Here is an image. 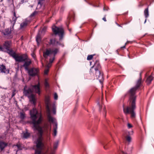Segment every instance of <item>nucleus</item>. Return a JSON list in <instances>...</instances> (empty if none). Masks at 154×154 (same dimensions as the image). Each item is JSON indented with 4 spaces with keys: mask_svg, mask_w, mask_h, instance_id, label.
I'll use <instances>...</instances> for the list:
<instances>
[{
    "mask_svg": "<svg viewBox=\"0 0 154 154\" xmlns=\"http://www.w3.org/2000/svg\"><path fill=\"white\" fill-rule=\"evenodd\" d=\"M30 118L33 124V129L38 131V137L34 140L36 149L35 154H46V152L42 151L44 146L43 143L48 142L50 140V135L48 133L50 131L51 127L47 124H45L42 127L39 125L42 121V115L38 113L36 109L33 108L30 111Z\"/></svg>",
    "mask_w": 154,
    "mask_h": 154,
    "instance_id": "1",
    "label": "nucleus"
},
{
    "mask_svg": "<svg viewBox=\"0 0 154 154\" xmlns=\"http://www.w3.org/2000/svg\"><path fill=\"white\" fill-rule=\"evenodd\" d=\"M141 82V79H139L137 82L136 86L131 88L125 95V97L128 96L129 97L130 103L129 106L123 105V111L126 114H130L131 117L132 118H134L136 116L135 113L134 111L136 108V97L135 96V91L140 86Z\"/></svg>",
    "mask_w": 154,
    "mask_h": 154,
    "instance_id": "2",
    "label": "nucleus"
},
{
    "mask_svg": "<svg viewBox=\"0 0 154 154\" xmlns=\"http://www.w3.org/2000/svg\"><path fill=\"white\" fill-rule=\"evenodd\" d=\"M45 102L47 109V119L49 122L54 124L53 134L55 136L57 133V123L55 119L51 116V110L52 111L54 114H56V106L55 102L51 103L50 101V97L48 96L45 97Z\"/></svg>",
    "mask_w": 154,
    "mask_h": 154,
    "instance_id": "3",
    "label": "nucleus"
},
{
    "mask_svg": "<svg viewBox=\"0 0 154 154\" xmlns=\"http://www.w3.org/2000/svg\"><path fill=\"white\" fill-rule=\"evenodd\" d=\"M40 84L38 83L37 85H31L29 87L25 86L23 89L24 94L27 96L29 99L30 102L35 105L36 102V99L34 94H33V92L40 95Z\"/></svg>",
    "mask_w": 154,
    "mask_h": 154,
    "instance_id": "4",
    "label": "nucleus"
},
{
    "mask_svg": "<svg viewBox=\"0 0 154 154\" xmlns=\"http://www.w3.org/2000/svg\"><path fill=\"white\" fill-rule=\"evenodd\" d=\"M59 49L58 48H51L46 49L45 51L43 52V56L45 59H47L48 57H50L49 62L47 65L46 68L44 72V74L45 75L48 74L49 68L51 67V64L55 59V56L59 52Z\"/></svg>",
    "mask_w": 154,
    "mask_h": 154,
    "instance_id": "5",
    "label": "nucleus"
},
{
    "mask_svg": "<svg viewBox=\"0 0 154 154\" xmlns=\"http://www.w3.org/2000/svg\"><path fill=\"white\" fill-rule=\"evenodd\" d=\"M10 55L12 56L15 60L18 62H24L27 59V56L26 54H23L20 55H18L16 54L14 51H9Z\"/></svg>",
    "mask_w": 154,
    "mask_h": 154,
    "instance_id": "6",
    "label": "nucleus"
},
{
    "mask_svg": "<svg viewBox=\"0 0 154 154\" xmlns=\"http://www.w3.org/2000/svg\"><path fill=\"white\" fill-rule=\"evenodd\" d=\"M52 30L55 35H58L60 37V40H62L64 33V30L61 27H59L55 26H52Z\"/></svg>",
    "mask_w": 154,
    "mask_h": 154,
    "instance_id": "7",
    "label": "nucleus"
},
{
    "mask_svg": "<svg viewBox=\"0 0 154 154\" xmlns=\"http://www.w3.org/2000/svg\"><path fill=\"white\" fill-rule=\"evenodd\" d=\"M94 66L95 67V70L96 71V76L98 77H102L103 76V73H100L98 70V69H99L101 68V66L98 60H96L94 63V65L90 69V72H92V69H93Z\"/></svg>",
    "mask_w": 154,
    "mask_h": 154,
    "instance_id": "8",
    "label": "nucleus"
},
{
    "mask_svg": "<svg viewBox=\"0 0 154 154\" xmlns=\"http://www.w3.org/2000/svg\"><path fill=\"white\" fill-rule=\"evenodd\" d=\"M30 76H38L39 74V69L36 68H32L29 69L27 70Z\"/></svg>",
    "mask_w": 154,
    "mask_h": 154,
    "instance_id": "9",
    "label": "nucleus"
},
{
    "mask_svg": "<svg viewBox=\"0 0 154 154\" xmlns=\"http://www.w3.org/2000/svg\"><path fill=\"white\" fill-rule=\"evenodd\" d=\"M97 105L99 108V111H101L102 110L103 114L104 115L105 117L106 112L105 106L102 104V102H101L100 100L97 102Z\"/></svg>",
    "mask_w": 154,
    "mask_h": 154,
    "instance_id": "10",
    "label": "nucleus"
},
{
    "mask_svg": "<svg viewBox=\"0 0 154 154\" xmlns=\"http://www.w3.org/2000/svg\"><path fill=\"white\" fill-rule=\"evenodd\" d=\"M24 61V63L23 66L24 68L27 71L29 69V66L31 63V60L28 58L27 56V59Z\"/></svg>",
    "mask_w": 154,
    "mask_h": 154,
    "instance_id": "11",
    "label": "nucleus"
},
{
    "mask_svg": "<svg viewBox=\"0 0 154 154\" xmlns=\"http://www.w3.org/2000/svg\"><path fill=\"white\" fill-rule=\"evenodd\" d=\"M11 42L10 41H7L5 42L4 45L5 47L6 50V52L10 55L9 51H14L11 49L10 48Z\"/></svg>",
    "mask_w": 154,
    "mask_h": 154,
    "instance_id": "12",
    "label": "nucleus"
},
{
    "mask_svg": "<svg viewBox=\"0 0 154 154\" xmlns=\"http://www.w3.org/2000/svg\"><path fill=\"white\" fill-rule=\"evenodd\" d=\"M59 144V141H56L54 144L53 149H51V150L48 152L47 154H54V151L58 147Z\"/></svg>",
    "mask_w": 154,
    "mask_h": 154,
    "instance_id": "13",
    "label": "nucleus"
},
{
    "mask_svg": "<svg viewBox=\"0 0 154 154\" xmlns=\"http://www.w3.org/2000/svg\"><path fill=\"white\" fill-rule=\"evenodd\" d=\"M17 17L16 16V14L15 12L14 13V16L13 17L12 19L10 20L11 24V27L12 29L15 23Z\"/></svg>",
    "mask_w": 154,
    "mask_h": 154,
    "instance_id": "14",
    "label": "nucleus"
},
{
    "mask_svg": "<svg viewBox=\"0 0 154 154\" xmlns=\"http://www.w3.org/2000/svg\"><path fill=\"white\" fill-rule=\"evenodd\" d=\"M49 44L54 46H57L60 45V43L58 41H56L55 39H50Z\"/></svg>",
    "mask_w": 154,
    "mask_h": 154,
    "instance_id": "15",
    "label": "nucleus"
},
{
    "mask_svg": "<svg viewBox=\"0 0 154 154\" xmlns=\"http://www.w3.org/2000/svg\"><path fill=\"white\" fill-rule=\"evenodd\" d=\"M0 71L1 72L5 73H8V71L6 69L5 66L3 65L0 66Z\"/></svg>",
    "mask_w": 154,
    "mask_h": 154,
    "instance_id": "16",
    "label": "nucleus"
},
{
    "mask_svg": "<svg viewBox=\"0 0 154 154\" xmlns=\"http://www.w3.org/2000/svg\"><path fill=\"white\" fill-rule=\"evenodd\" d=\"M18 116L20 118L21 120V121L23 120L26 117L25 113L23 112H19L18 114Z\"/></svg>",
    "mask_w": 154,
    "mask_h": 154,
    "instance_id": "17",
    "label": "nucleus"
},
{
    "mask_svg": "<svg viewBox=\"0 0 154 154\" xmlns=\"http://www.w3.org/2000/svg\"><path fill=\"white\" fill-rule=\"evenodd\" d=\"M14 148H17V150H22L23 148V146L22 145H21L20 143H18L16 145L14 146Z\"/></svg>",
    "mask_w": 154,
    "mask_h": 154,
    "instance_id": "18",
    "label": "nucleus"
},
{
    "mask_svg": "<svg viewBox=\"0 0 154 154\" xmlns=\"http://www.w3.org/2000/svg\"><path fill=\"white\" fill-rule=\"evenodd\" d=\"M39 33L38 34L37 36L36 37V41L38 45L39 44L41 40V35L39 34Z\"/></svg>",
    "mask_w": 154,
    "mask_h": 154,
    "instance_id": "19",
    "label": "nucleus"
},
{
    "mask_svg": "<svg viewBox=\"0 0 154 154\" xmlns=\"http://www.w3.org/2000/svg\"><path fill=\"white\" fill-rule=\"evenodd\" d=\"M3 33L4 35H8L11 33V30L8 29H6L3 31Z\"/></svg>",
    "mask_w": 154,
    "mask_h": 154,
    "instance_id": "20",
    "label": "nucleus"
},
{
    "mask_svg": "<svg viewBox=\"0 0 154 154\" xmlns=\"http://www.w3.org/2000/svg\"><path fill=\"white\" fill-rule=\"evenodd\" d=\"M30 135L29 134L27 131L23 132V137L25 138H27Z\"/></svg>",
    "mask_w": 154,
    "mask_h": 154,
    "instance_id": "21",
    "label": "nucleus"
},
{
    "mask_svg": "<svg viewBox=\"0 0 154 154\" xmlns=\"http://www.w3.org/2000/svg\"><path fill=\"white\" fill-rule=\"evenodd\" d=\"M144 14L145 17L146 18H147L149 16V11L148 8H146L145 9L144 11Z\"/></svg>",
    "mask_w": 154,
    "mask_h": 154,
    "instance_id": "22",
    "label": "nucleus"
},
{
    "mask_svg": "<svg viewBox=\"0 0 154 154\" xmlns=\"http://www.w3.org/2000/svg\"><path fill=\"white\" fill-rule=\"evenodd\" d=\"M27 25L26 22H24L21 23L20 26L21 28H22L26 27Z\"/></svg>",
    "mask_w": 154,
    "mask_h": 154,
    "instance_id": "23",
    "label": "nucleus"
},
{
    "mask_svg": "<svg viewBox=\"0 0 154 154\" xmlns=\"http://www.w3.org/2000/svg\"><path fill=\"white\" fill-rule=\"evenodd\" d=\"M43 0H39V1L38 2V5L36 8L37 9H39L42 5V2Z\"/></svg>",
    "mask_w": 154,
    "mask_h": 154,
    "instance_id": "24",
    "label": "nucleus"
},
{
    "mask_svg": "<svg viewBox=\"0 0 154 154\" xmlns=\"http://www.w3.org/2000/svg\"><path fill=\"white\" fill-rule=\"evenodd\" d=\"M152 78H147L146 82L147 84H149L153 79Z\"/></svg>",
    "mask_w": 154,
    "mask_h": 154,
    "instance_id": "25",
    "label": "nucleus"
},
{
    "mask_svg": "<svg viewBox=\"0 0 154 154\" xmlns=\"http://www.w3.org/2000/svg\"><path fill=\"white\" fill-rule=\"evenodd\" d=\"M45 85L46 88H48L49 87V84L46 79H45Z\"/></svg>",
    "mask_w": 154,
    "mask_h": 154,
    "instance_id": "26",
    "label": "nucleus"
},
{
    "mask_svg": "<svg viewBox=\"0 0 154 154\" xmlns=\"http://www.w3.org/2000/svg\"><path fill=\"white\" fill-rule=\"evenodd\" d=\"M37 11H34L30 15V17L31 18L33 17L35 15H36L37 14Z\"/></svg>",
    "mask_w": 154,
    "mask_h": 154,
    "instance_id": "27",
    "label": "nucleus"
},
{
    "mask_svg": "<svg viewBox=\"0 0 154 154\" xmlns=\"http://www.w3.org/2000/svg\"><path fill=\"white\" fill-rule=\"evenodd\" d=\"M126 140L128 141V142H130L131 141V137L129 136H127L126 137Z\"/></svg>",
    "mask_w": 154,
    "mask_h": 154,
    "instance_id": "28",
    "label": "nucleus"
},
{
    "mask_svg": "<svg viewBox=\"0 0 154 154\" xmlns=\"http://www.w3.org/2000/svg\"><path fill=\"white\" fill-rule=\"evenodd\" d=\"M100 79H99L98 78L97 79L99 82L101 83L102 84L103 81L104 79L103 78H100Z\"/></svg>",
    "mask_w": 154,
    "mask_h": 154,
    "instance_id": "29",
    "label": "nucleus"
},
{
    "mask_svg": "<svg viewBox=\"0 0 154 154\" xmlns=\"http://www.w3.org/2000/svg\"><path fill=\"white\" fill-rule=\"evenodd\" d=\"M93 55H88L87 57V60H91L93 58Z\"/></svg>",
    "mask_w": 154,
    "mask_h": 154,
    "instance_id": "30",
    "label": "nucleus"
},
{
    "mask_svg": "<svg viewBox=\"0 0 154 154\" xmlns=\"http://www.w3.org/2000/svg\"><path fill=\"white\" fill-rule=\"evenodd\" d=\"M54 98L55 100H57L58 99V95L56 93H54Z\"/></svg>",
    "mask_w": 154,
    "mask_h": 154,
    "instance_id": "31",
    "label": "nucleus"
},
{
    "mask_svg": "<svg viewBox=\"0 0 154 154\" xmlns=\"http://www.w3.org/2000/svg\"><path fill=\"white\" fill-rule=\"evenodd\" d=\"M47 27L46 26H44L42 29V30L41 31L42 33H44L46 31V30Z\"/></svg>",
    "mask_w": 154,
    "mask_h": 154,
    "instance_id": "32",
    "label": "nucleus"
},
{
    "mask_svg": "<svg viewBox=\"0 0 154 154\" xmlns=\"http://www.w3.org/2000/svg\"><path fill=\"white\" fill-rule=\"evenodd\" d=\"M27 78H23V82L24 83H25L26 82H28L29 80H30V78H28V79H27V82H25V79H26Z\"/></svg>",
    "mask_w": 154,
    "mask_h": 154,
    "instance_id": "33",
    "label": "nucleus"
},
{
    "mask_svg": "<svg viewBox=\"0 0 154 154\" xmlns=\"http://www.w3.org/2000/svg\"><path fill=\"white\" fill-rule=\"evenodd\" d=\"M127 126L128 128H130L132 127V125L129 123L127 124Z\"/></svg>",
    "mask_w": 154,
    "mask_h": 154,
    "instance_id": "34",
    "label": "nucleus"
},
{
    "mask_svg": "<svg viewBox=\"0 0 154 154\" xmlns=\"http://www.w3.org/2000/svg\"><path fill=\"white\" fill-rule=\"evenodd\" d=\"M107 143H106L104 144V148L105 149H107L108 147H107Z\"/></svg>",
    "mask_w": 154,
    "mask_h": 154,
    "instance_id": "35",
    "label": "nucleus"
},
{
    "mask_svg": "<svg viewBox=\"0 0 154 154\" xmlns=\"http://www.w3.org/2000/svg\"><path fill=\"white\" fill-rule=\"evenodd\" d=\"M21 3H23L24 2H26L27 1V0H21Z\"/></svg>",
    "mask_w": 154,
    "mask_h": 154,
    "instance_id": "36",
    "label": "nucleus"
},
{
    "mask_svg": "<svg viewBox=\"0 0 154 154\" xmlns=\"http://www.w3.org/2000/svg\"><path fill=\"white\" fill-rule=\"evenodd\" d=\"M128 134L129 135H131V134H133V131H130V132H128Z\"/></svg>",
    "mask_w": 154,
    "mask_h": 154,
    "instance_id": "37",
    "label": "nucleus"
},
{
    "mask_svg": "<svg viewBox=\"0 0 154 154\" xmlns=\"http://www.w3.org/2000/svg\"><path fill=\"white\" fill-rule=\"evenodd\" d=\"M32 57H33L34 59H35V55L33 53V54H32Z\"/></svg>",
    "mask_w": 154,
    "mask_h": 154,
    "instance_id": "38",
    "label": "nucleus"
},
{
    "mask_svg": "<svg viewBox=\"0 0 154 154\" xmlns=\"http://www.w3.org/2000/svg\"><path fill=\"white\" fill-rule=\"evenodd\" d=\"M3 50H4L3 48H2V47H1L0 46V51H4Z\"/></svg>",
    "mask_w": 154,
    "mask_h": 154,
    "instance_id": "39",
    "label": "nucleus"
},
{
    "mask_svg": "<svg viewBox=\"0 0 154 154\" xmlns=\"http://www.w3.org/2000/svg\"><path fill=\"white\" fill-rule=\"evenodd\" d=\"M103 20L104 21H106V18H105V17H103Z\"/></svg>",
    "mask_w": 154,
    "mask_h": 154,
    "instance_id": "40",
    "label": "nucleus"
},
{
    "mask_svg": "<svg viewBox=\"0 0 154 154\" xmlns=\"http://www.w3.org/2000/svg\"><path fill=\"white\" fill-rule=\"evenodd\" d=\"M103 10L104 11H107L108 10L107 8H106L105 7L103 8Z\"/></svg>",
    "mask_w": 154,
    "mask_h": 154,
    "instance_id": "41",
    "label": "nucleus"
},
{
    "mask_svg": "<svg viewBox=\"0 0 154 154\" xmlns=\"http://www.w3.org/2000/svg\"><path fill=\"white\" fill-rule=\"evenodd\" d=\"M122 154H127V153H125V152H122Z\"/></svg>",
    "mask_w": 154,
    "mask_h": 154,
    "instance_id": "42",
    "label": "nucleus"
},
{
    "mask_svg": "<svg viewBox=\"0 0 154 154\" xmlns=\"http://www.w3.org/2000/svg\"><path fill=\"white\" fill-rule=\"evenodd\" d=\"M116 24L118 26H119V27H121V26L120 25H119V24H118V23H116Z\"/></svg>",
    "mask_w": 154,
    "mask_h": 154,
    "instance_id": "43",
    "label": "nucleus"
},
{
    "mask_svg": "<svg viewBox=\"0 0 154 154\" xmlns=\"http://www.w3.org/2000/svg\"><path fill=\"white\" fill-rule=\"evenodd\" d=\"M129 42V41H127V42L126 43H125V45H126L127 43H128L129 42Z\"/></svg>",
    "mask_w": 154,
    "mask_h": 154,
    "instance_id": "44",
    "label": "nucleus"
},
{
    "mask_svg": "<svg viewBox=\"0 0 154 154\" xmlns=\"http://www.w3.org/2000/svg\"><path fill=\"white\" fill-rule=\"evenodd\" d=\"M14 95V93H13L12 95V96L13 97Z\"/></svg>",
    "mask_w": 154,
    "mask_h": 154,
    "instance_id": "45",
    "label": "nucleus"
},
{
    "mask_svg": "<svg viewBox=\"0 0 154 154\" xmlns=\"http://www.w3.org/2000/svg\"><path fill=\"white\" fill-rule=\"evenodd\" d=\"M146 20H145V21H144V23H146Z\"/></svg>",
    "mask_w": 154,
    "mask_h": 154,
    "instance_id": "46",
    "label": "nucleus"
},
{
    "mask_svg": "<svg viewBox=\"0 0 154 154\" xmlns=\"http://www.w3.org/2000/svg\"><path fill=\"white\" fill-rule=\"evenodd\" d=\"M69 31L70 32H71V29H69Z\"/></svg>",
    "mask_w": 154,
    "mask_h": 154,
    "instance_id": "47",
    "label": "nucleus"
},
{
    "mask_svg": "<svg viewBox=\"0 0 154 154\" xmlns=\"http://www.w3.org/2000/svg\"><path fill=\"white\" fill-rule=\"evenodd\" d=\"M125 46H124L123 47V48H125Z\"/></svg>",
    "mask_w": 154,
    "mask_h": 154,
    "instance_id": "48",
    "label": "nucleus"
},
{
    "mask_svg": "<svg viewBox=\"0 0 154 154\" xmlns=\"http://www.w3.org/2000/svg\"><path fill=\"white\" fill-rule=\"evenodd\" d=\"M37 27V26H35V28H36V27Z\"/></svg>",
    "mask_w": 154,
    "mask_h": 154,
    "instance_id": "49",
    "label": "nucleus"
},
{
    "mask_svg": "<svg viewBox=\"0 0 154 154\" xmlns=\"http://www.w3.org/2000/svg\"><path fill=\"white\" fill-rule=\"evenodd\" d=\"M148 77H151L150 76H149Z\"/></svg>",
    "mask_w": 154,
    "mask_h": 154,
    "instance_id": "50",
    "label": "nucleus"
},
{
    "mask_svg": "<svg viewBox=\"0 0 154 154\" xmlns=\"http://www.w3.org/2000/svg\"><path fill=\"white\" fill-rule=\"evenodd\" d=\"M67 27H68V25H67Z\"/></svg>",
    "mask_w": 154,
    "mask_h": 154,
    "instance_id": "51",
    "label": "nucleus"
}]
</instances>
